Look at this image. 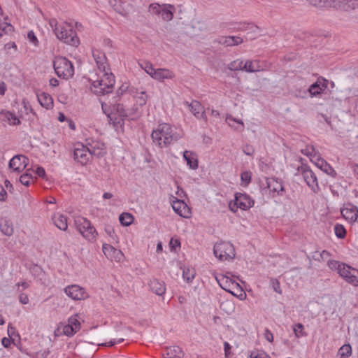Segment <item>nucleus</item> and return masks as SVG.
I'll list each match as a JSON object with an SVG mask.
<instances>
[{"label": "nucleus", "mask_w": 358, "mask_h": 358, "mask_svg": "<svg viewBox=\"0 0 358 358\" xmlns=\"http://www.w3.org/2000/svg\"><path fill=\"white\" fill-rule=\"evenodd\" d=\"M151 137L153 143L160 148L167 147L180 138V134L174 131L169 124H159L153 129Z\"/></svg>", "instance_id": "obj_1"}, {"label": "nucleus", "mask_w": 358, "mask_h": 358, "mask_svg": "<svg viewBox=\"0 0 358 358\" xmlns=\"http://www.w3.org/2000/svg\"><path fill=\"white\" fill-rule=\"evenodd\" d=\"M100 80H94L91 85L92 92L98 95H105L112 92L115 83V76L112 73L102 72Z\"/></svg>", "instance_id": "obj_2"}, {"label": "nucleus", "mask_w": 358, "mask_h": 358, "mask_svg": "<svg viewBox=\"0 0 358 358\" xmlns=\"http://www.w3.org/2000/svg\"><path fill=\"white\" fill-rule=\"evenodd\" d=\"M50 25L52 28L57 38L72 46H78L79 45V38L78 37L76 31L71 28L67 29L61 25H58L56 19L50 20Z\"/></svg>", "instance_id": "obj_3"}, {"label": "nucleus", "mask_w": 358, "mask_h": 358, "mask_svg": "<svg viewBox=\"0 0 358 358\" xmlns=\"http://www.w3.org/2000/svg\"><path fill=\"white\" fill-rule=\"evenodd\" d=\"M102 148L90 145V148L85 146L81 143H77L74 146L73 159L81 165H85L89 162L91 155L99 156L102 154Z\"/></svg>", "instance_id": "obj_4"}, {"label": "nucleus", "mask_w": 358, "mask_h": 358, "mask_svg": "<svg viewBox=\"0 0 358 358\" xmlns=\"http://www.w3.org/2000/svg\"><path fill=\"white\" fill-rule=\"evenodd\" d=\"M53 67L57 76L63 79H69L74 74V67L71 61L64 57H55Z\"/></svg>", "instance_id": "obj_5"}, {"label": "nucleus", "mask_w": 358, "mask_h": 358, "mask_svg": "<svg viewBox=\"0 0 358 358\" xmlns=\"http://www.w3.org/2000/svg\"><path fill=\"white\" fill-rule=\"evenodd\" d=\"M74 223L77 230L86 240L91 242L96 241L98 234L90 220L78 216L75 218Z\"/></svg>", "instance_id": "obj_6"}, {"label": "nucleus", "mask_w": 358, "mask_h": 358, "mask_svg": "<svg viewBox=\"0 0 358 358\" xmlns=\"http://www.w3.org/2000/svg\"><path fill=\"white\" fill-rule=\"evenodd\" d=\"M213 252L220 260H227L235 257L233 245L227 242L216 243L213 248Z\"/></svg>", "instance_id": "obj_7"}, {"label": "nucleus", "mask_w": 358, "mask_h": 358, "mask_svg": "<svg viewBox=\"0 0 358 358\" xmlns=\"http://www.w3.org/2000/svg\"><path fill=\"white\" fill-rule=\"evenodd\" d=\"M298 170L301 172L305 182L307 185L315 193H318L320 190L318 185L316 174L310 169L307 164H302Z\"/></svg>", "instance_id": "obj_8"}, {"label": "nucleus", "mask_w": 358, "mask_h": 358, "mask_svg": "<svg viewBox=\"0 0 358 358\" xmlns=\"http://www.w3.org/2000/svg\"><path fill=\"white\" fill-rule=\"evenodd\" d=\"M254 201L250 198V196L245 193H240L237 192L234 196V203L232 206L231 203H229V208L231 211L235 212L237 208H241V210H246L254 205Z\"/></svg>", "instance_id": "obj_9"}, {"label": "nucleus", "mask_w": 358, "mask_h": 358, "mask_svg": "<svg viewBox=\"0 0 358 358\" xmlns=\"http://www.w3.org/2000/svg\"><path fill=\"white\" fill-rule=\"evenodd\" d=\"M29 164V159L24 155H15L9 162L8 166L13 171L22 172Z\"/></svg>", "instance_id": "obj_10"}, {"label": "nucleus", "mask_w": 358, "mask_h": 358, "mask_svg": "<svg viewBox=\"0 0 358 358\" xmlns=\"http://www.w3.org/2000/svg\"><path fill=\"white\" fill-rule=\"evenodd\" d=\"M64 292L73 300H84L88 297L85 289L78 285L67 286L64 289Z\"/></svg>", "instance_id": "obj_11"}, {"label": "nucleus", "mask_w": 358, "mask_h": 358, "mask_svg": "<svg viewBox=\"0 0 358 358\" xmlns=\"http://www.w3.org/2000/svg\"><path fill=\"white\" fill-rule=\"evenodd\" d=\"M102 250L106 257L111 261L114 260L115 262H120L124 257V255L121 250H117L107 243L103 244Z\"/></svg>", "instance_id": "obj_12"}, {"label": "nucleus", "mask_w": 358, "mask_h": 358, "mask_svg": "<svg viewBox=\"0 0 358 358\" xmlns=\"http://www.w3.org/2000/svg\"><path fill=\"white\" fill-rule=\"evenodd\" d=\"M342 216L351 222H354L358 217V208L352 203H348L341 210Z\"/></svg>", "instance_id": "obj_13"}, {"label": "nucleus", "mask_w": 358, "mask_h": 358, "mask_svg": "<svg viewBox=\"0 0 358 358\" xmlns=\"http://www.w3.org/2000/svg\"><path fill=\"white\" fill-rule=\"evenodd\" d=\"M329 80L320 77L317 81L309 87L308 91L310 94L311 96H317L324 92L328 87Z\"/></svg>", "instance_id": "obj_14"}, {"label": "nucleus", "mask_w": 358, "mask_h": 358, "mask_svg": "<svg viewBox=\"0 0 358 358\" xmlns=\"http://www.w3.org/2000/svg\"><path fill=\"white\" fill-rule=\"evenodd\" d=\"M173 210L180 217L188 218L190 217L191 210L188 206L182 200L176 199L172 203Z\"/></svg>", "instance_id": "obj_15"}, {"label": "nucleus", "mask_w": 358, "mask_h": 358, "mask_svg": "<svg viewBox=\"0 0 358 358\" xmlns=\"http://www.w3.org/2000/svg\"><path fill=\"white\" fill-rule=\"evenodd\" d=\"M355 270L351 266L347 265L342 266V269H339V275L341 276L348 283L352 285L354 287L358 286V279L356 275L351 273L350 270Z\"/></svg>", "instance_id": "obj_16"}, {"label": "nucleus", "mask_w": 358, "mask_h": 358, "mask_svg": "<svg viewBox=\"0 0 358 358\" xmlns=\"http://www.w3.org/2000/svg\"><path fill=\"white\" fill-rule=\"evenodd\" d=\"M185 104L189 108L190 111L196 118L207 122V117L203 110V107L199 101L196 100H193L191 103L185 101Z\"/></svg>", "instance_id": "obj_17"}, {"label": "nucleus", "mask_w": 358, "mask_h": 358, "mask_svg": "<svg viewBox=\"0 0 358 358\" xmlns=\"http://www.w3.org/2000/svg\"><path fill=\"white\" fill-rule=\"evenodd\" d=\"M266 187L273 192H277L278 194L284 192V187L281 180L275 178H267L266 180Z\"/></svg>", "instance_id": "obj_18"}, {"label": "nucleus", "mask_w": 358, "mask_h": 358, "mask_svg": "<svg viewBox=\"0 0 358 358\" xmlns=\"http://www.w3.org/2000/svg\"><path fill=\"white\" fill-rule=\"evenodd\" d=\"M0 120L3 123L8 122L10 125H19L21 123L14 113L4 109L0 111Z\"/></svg>", "instance_id": "obj_19"}, {"label": "nucleus", "mask_w": 358, "mask_h": 358, "mask_svg": "<svg viewBox=\"0 0 358 358\" xmlns=\"http://www.w3.org/2000/svg\"><path fill=\"white\" fill-rule=\"evenodd\" d=\"M93 57L96 63L97 67L101 72H106V57L103 52L99 50L93 51Z\"/></svg>", "instance_id": "obj_20"}, {"label": "nucleus", "mask_w": 358, "mask_h": 358, "mask_svg": "<svg viewBox=\"0 0 358 358\" xmlns=\"http://www.w3.org/2000/svg\"><path fill=\"white\" fill-rule=\"evenodd\" d=\"M182 356L183 352L178 345L167 347L163 352V357L164 358H181Z\"/></svg>", "instance_id": "obj_21"}, {"label": "nucleus", "mask_w": 358, "mask_h": 358, "mask_svg": "<svg viewBox=\"0 0 358 358\" xmlns=\"http://www.w3.org/2000/svg\"><path fill=\"white\" fill-rule=\"evenodd\" d=\"M149 287L152 292L159 296H162L166 292L164 282L158 279H153L150 280Z\"/></svg>", "instance_id": "obj_22"}, {"label": "nucleus", "mask_w": 358, "mask_h": 358, "mask_svg": "<svg viewBox=\"0 0 358 358\" xmlns=\"http://www.w3.org/2000/svg\"><path fill=\"white\" fill-rule=\"evenodd\" d=\"M174 73L166 69H157L155 72H152V78L163 81L164 79H172L174 78Z\"/></svg>", "instance_id": "obj_23"}, {"label": "nucleus", "mask_w": 358, "mask_h": 358, "mask_svg": "<svg viewBox=\"0 0 358 358\" xmlns=\"http://www.w3.org/2000/svg\"><path fill=\"white\" fill-rule=\"evenodd\" d=\"M37 99L41 106L45 109L50 110L53 108V99L50 94L41 92L37 94Z\"/></svg>", "instance_id": "obj_24"}, {"label": "nucleus", "mask_w": 358, "mask_h": 358, "mask_svg": "<svg viewBox=\"0 0 358 358\" xmlns=\"http://www.w3.org/2000/svg\"><path fill=\"white\" fill-rule=\"evenodd\" d=\"M183 158L190 169H196L198 168L197 155L195 152L185 150L183 152Z\"/></svg>", "instance_id": "obj_25"}, {"label": "nucleus", "mask_w": 358, "mask_h": 358, "mask_svg": "<svg viewBox=\"0 0 358 358\" xmlns=\"http://www.w3.org/2000/svg\"><path fill=\"white\" fill-rule=\"evenodd\" d=\"M244 71L250 73L259 72L264 69L259 60H248L243 65Z\"/></svg>", "instance_id": "obj_26"}, {"label": "nucleus", "mask_w": 358, "mask_h": 358, "mask_svg": "<svg viewBox=\"0 0 358 358\" xmlns=\"http://www.w3.org/2000/svg\"><path fill=\"white\" fill-rule=\"evenodd\" d=\"M316 166L329 176L336 178L337 173L325 160L321 158L317 159Z\"/></svg>", "instance_id": "obj_27"}, {"label": "nucleus", "mask_w": 358, "mask_h": 358, "mask_svg": "<svg viewBox=\"0 0 358 358\" xmlns=\"http://www.w3.org/2000/svg\"><path fill=\"white\" fill-rule=\"evenodd\" d=\"M54 224L60 230L66 231L68 229L67 217L62 214H55L52 216Z\"/></svg>", "instance_id": "obj_28"}, {"label": "nucleus", "mask_w": 358, "mask_h": 358, "mask_svg": "<svg viewBox=\"0 0 358 358\" xmlns=\"http://www.w3.org/2000/svg\"><path fill=\"white\" fill-rule=\"evenodd\" d=\"M162 8L160 15L164 21H171L173 18V13L176 10L175 6L171 4H164Z\"/></svg>", "instance_id": "obj_29"}, {"label": "nucleus", "mask_w": 358, "mask_h": 358, "mask_svg": "<svg viewBox=\"0 0 358 358\" xmlns=\"http://www.w3.org/2000/svg\"><path fill=\"white\" fill-rule=\"evenodd\" d=\"M0 230L6 236H10L14 231L13 223L6 218L0 220Z\"/></svg>", "instance_id": "obj_30"}, {"label": "nucleus", "mask_w": 358, "mask_h": 358, "mask_svg": "<svg viewBox=\"0 0 358 358\" xmlns=\"http://www.w3.org/2000/svg\"><path fill=\"white\" fill-rule=\"evenodd\" d=\"M117 100H115L110 102L111 105V113H114L120 117H128V114L124 108V106L121 103H117Z\"/></svg>", "instance_id": "obj_31"}, {"label": "nucleus", "mask_w": 358, "mask_h": 358, "mask_svg": "<svg viewBox=\"0 0 358 358\" xmlns=\"http://www.w3.org/2000/svg\"><path fill=\"white\" fill-rule=\"evenodd\" d=\"M107 117L110 124H112L115 127H120L124 124V120L125 117H120L114 113H108Z\"/></svg>", "instance_id": "obj_32"}, {"label": "nucleus", "mask_w": 358, "mask_h": 358, "mask_svg": "<svg viewBox=\"0 0 358 358\" xmlns=\"http://www.w3.org/2000/svg\"><path fill=\"white\" fill-rule=\"evenodd\" d=\"M215 279L222 289L227 292H230V282L232 279L231 278L221 274L216 276Z\"/></svg>", "instance_id": "obj_33"}, {"label": "nucleus", "mask_w": 358, "mask_h": 358, "mask_svg": "<svg viewBox=\"0 0 358 358\" xmlns=\"http://www.w3.org/2000/svg\"><path fill=\"white\" fill-rule=\"evenodd\" d=\"M229 292L234 296H240V299H242L241 296L243 295L246 296L241 285L233 279H231L230 282V292Z\"/></svg>", "instance_id": "obj_34"}, {"label": "nucleus", "mask_w": 358, "mask_h": 358, "mask_svg": "<svg viewBox=\"0 0 358 358\" xmlns=\"http://www.w3.org/2000/svg\"><path fill=\"white\" fill-rule=\"evenodd\" d=\"M196 271L194 268L184 267L182 270V278L187 282H192L194 278Z\"/></svg>", "instance_id": "obj_35"}, {"label": "nucleus", "mask_w": 358, "mask_h": 358, "mask_svg": "<svg viewBox=\"0 0 358 358\" xmlns=\"http://www.w3.org/2000/svg\"><path fill=\"white\" fill-rule=\"evenodd\" d=\"M340 358H349L352 355V347L350 344H344L338 352Z\"/></svg>", "instance_id": "obj_36"}, {"label": "nucleus", "mask_w": 358, "mask_h": 358, "mask_svg": "<svg viewBox=\"0 0 358 358\" xmlns=\"http://www.w3.org/2000/svg\"><path fill=\"white\" fill-rule=\"evenodd\" d=\"M120 222L123 226H129L134 221L133 215L129 213H122L119 217Z\"/></svg>", "instance_id": "obj_37"}, {"label": "nucleus", "mask_w": 358, "mask_h": 358, "mask_svg": "<svg viewBox=\"0 0 358 358\" xmlns=\"http://www.w3.org/2000/svg\"><path fill=\"white\" fill-rule=\"evenodd\" d=\"M342 8L343 10L350 11L358 8V0H343Z\"/></svg>", "instance_id": "obj_38"}, {"label": "nucleus", "mask_w": 358, "mask_h": 358, "mask_svg": "<svg viewBox=\"0 0 358 358\" xmlns=\"http://www.w3.org/2000/svg\"><path fill=\"white\" fill-rule=\"evenodd\" d=\"M304 327L301 323H298L293 327V331L296 338L307 336V333L303 331Z\"/></svg>", "instance_id": "obj_39"}, {"label": "nucleus", "mask_w": 358, "mask_h": 358, "mask_svg": "<svg viewBox=\"0 0 358 358\" xmlns=\"http://www.w3.org/2000/svg\"><path fill=\"white\" fill-rule=\"evenodd\" d=\"M243 62L242 60L236 59L232 61L228 64V69L231 71H244L243 69Z\"/></svg>", "instance_id": "obj_40"}, {"label": "nucleus", "mask_w": 358, "mask_h": 358, "mask_svg": "<svg viewBox=\"0 0 358 358\" xmlns=\"http://www.w3.org/2000/svg\"><path fill=\"white\" fill-rule=\"evenodd\" d=\"M334 232L338 238H344L346 236V229L343 224H336L334 226Z\"/></svg>", "instance_id": "obj_41"}, {"label": "nucleus", "mask_w": 358, "mask_h": 358, "mask_svg": "<svg viewBox=\"0 0 358 358\" xmlns=\"http://www.w3.org/2000/svg\"><path fill=\"white\" fill-rule=\"evenodd\" d=\"M14 30L13 27L7 22H0V36H2L4 34H8Z\"/></svg>", "instance_id": "obj_42"}, {"label": "nucleus", "mask_w": 358, "mask_h": 358, "mask_svg": "<svg viewBox=\"0 0 358 358\" xmlns=\"http://www.w3.org/2000/svg\"><path fill=\"white\" fill-rule=\"evenodd\" d=\"M325 7L334 8L336 9H341L343 5V0H324Z\"/></svg>", "instance_id": "obj_43"}, {"label": "nucleus", "mask_w": 358, "mask_h": 358, "mask_svg": "<svg viewBox=\"0 0 358 358\" xmlns=\"http://www.w3.org/2000/svg\"><path fill=\"white\" fill-rule=\"evenodd\" d=\"M29 171V169H27V172L21 175L19 179L20 182L25 186H29L30 184V180L33 179L32 175Z\"/></svg>", "instance_id": "obj_44"}, {"label": "nucleus", "mask_w": 358, "mask_h": 358, "mask_svg": "<svg viewBox=\"0 0 358 358\" xmlns=\"http://www.w3.org/2000/svg\"><path fill=\"white\" fill-rule=\"evenodd\" d=\"M252 173L250 171H244L241 174V185L248 186L251 181Z\"/></svg>", "instance_id": "obj_45"}, {"label": "nucleus", "mask_w": 358, "mask_h": 358, "mask_svg": "<svg viewBox=\"0 0 358 358\" xmlns=\"http://www.w3.org/2000/svg\"><path fill=\"white\" fill-rule=\"evenodd\" d=\"M243 43V39L239 36H227V46L238 45Z\"/></svg>", "instance_id": "obj_46"}, {"label": "nucleus", "mask_w": 358, "mask_h": 358, "mask_svg": "<svg viewBox=\"0 0 358 358\" xmlns=\"http://www.w3.org/2000/svg\"><path fill=\"white\" fill-rule=\"evenodd\" d=\"M162 8V6L159 3H151L149 6L148 11L152 15H160Z\"/></svg>", "instance_id": "obj_47"}, {"label": "nucleus", "mask_w": 358, "mask_h": 358, "mask_svg": "<svg viewBox=\"0 0 358 358\" xmlns=\"http://www.w3.org/2000/svg\"><path fill=\"white\" fill-rule=\"evenodd\" d=\"M345 264L344 263H341L340 262L338 261H336V260H329L328 262H327V265L331 269V270H336L338 271V273H339V269L341 268L342 269V266L343 265H345Z\"/></svg>", "instance_id": "obj_48"}, {"label": "nucleus", "mask_w": 358, "mask_h": 358, "mask_svg": "<svg viewBox=\"0 0 358 358\" xmlns=\"http://www.w3.org/2000/svg\"><path fill=\"white\" fill-rule=\"evenodd\" d=\"M140 65L152 77V72H155L156 70L153 68L152 64L149 62L144 61Z\"/></svg>", "instance_id": "obj_49"}, {"label": "nucleus", "mask_w": 358, "mask_h": 358, "mask_svg": "<svg viewBox=\"0 0 358 358\" xmlns=\"http://www.w3.org/2000/svg\"><path fill=\"white\" fill-rule=\"evenodd\" d=\"M77 317H78V315H75L69 317L68 320V324L69 325H71V327H73L74 328V329L78 331L80 328V323L78 321Z\"/></svg>", "instance_id": "obj_50"}, {"label": "nucleus", "mask_w": 358, "mask_h": 358, "mask_svg": "<svg viewBox=\"0 0 358 358\" xmlns=\"http://www.w3.org/2000/svg\"><path fill=\"white\" fill-rule=\"evenodd\" d=\"M77 331V330L74 329V328L69 325V324L65 325L63 328V333L68 336H73Z\"/></svg>", "instance_id": "obj_51"}, {"label": "nucleus", "mask_w": 358, "mask_h": 358, "mask_svg": "<svg viewBox=\"0 0 358 358\" xmlns=\"http://www.w3.org/2000/svg\"><path fill=\"white\" fill-rule=\"evenodd\" d=\"M243 152L248 156H252L255 152V148L252 145L246 144L243 147Z\"/></svg>", "instance_id": "obj_52"}, {"label": "nucleus", "mask_w": 358, "mask_h": 358, "mask_svg": "<svg viewBox=\"0 0 358 358\" xmlns=\"http://www.w3.org/2000/svg\"><path fill=\"white\" fill-rule=\"evenodd\" d=\"M271 282L273 290L278 294H281L282 291L279 281L277 279L272 278Z\"/></svg>", "instance_id": "obj_53"}, {"label": "nucleus", "mask_w": 358, "mask_h": 358, "mask_svg": "<svg viewBox=\"0 0 358 358\" xmlns=\"http://www.w3.org/2000/svg\"><path fill=\"white\" fill-rule=\"evenodd\" d=\"M307 1L310 4L316 7L323 8L325 7V1L324 0H307Z\"/></svg>", "instance_id": "obj_54"}, {"label": "nucleus", "mask_w": 358, "mask_h": 358, "mask_svg": "<svg viewBox=\"0 0 358 358\" xmlns=\"http://www.w3.org/2000/svg\"><path fill=\"white\" fill-rule=\"evenodd\" d=\"M27 38L31 43H32L34 45H37L38 43V41L33 31H29L27 34Z\"/></svg>", "instance_id": "obj_55"}, {"label": "nucleus", "mask_w": 358, "mask_h": 358, "mask_svg": "<svg viewBox=\"0 0 358 358\" xmlns=\"http://www.w3.org/2000/svg\"><path fill=\"white\" fill-rule=\"evenodd\" d=\"M264 337L269 343H272L273 341V335L272 332L267 328L264 330Z\"/></svg>", "instance_id": "obj_56"}, {"label": "nucleus", "mask_w": 358, "mask_h": 358, "mask_svg": "<svg viewBox=\"0 0 358 358\" xmlns=\"http://www.w3.org/2000/svg\"><path fill=\"white\" fill-rule=\"evenodd\" d=\"M227 121L228 122L229 124L231 127H233V125L231 124V122H237L238 124H239L241 129H243L244 127L243 122L242 120H236L231 115L227 117Z\"/></svg>", "instance_id": "obj_57"}, {"label": "nucleus", "mask_w": 358, "mask_h": 358, "mask_svg": "<svg viewBox=\"0 0 358 358\" xmlns=\"http://www.w3.org/2000/svg\"><path fill=\"white\" fill-rule=\"evenodd\" d=\"M19 301L22 304H27L29 303V297L27 294L24 293H20L18 296Z\"/></svg>", "instance_id": "obj_58"}, {"label": "nucleus", "mask_w": 358, "mask_h": 358, "mask_svg": "<svg viewBox=\"0 0 358 358\" xmlns=\"http://www.w3.org/2000/svg\"><path fill=\"white\" fill-rule=\"evenodd\" d=\"M36 173L38 176H39L41 178H46V173L43 167L42 166H38L36 170Z\"/></svg>", "instance_id": "obj_59"}, {"label": "nucleus", "mask_w": 358, "mask_h": 358, "mask_svg": "<svg viewBox=\"0 0 358 358\" xmlns=\"http://www.w3.org/2000/svg\"><path fill=\"white\" fill-rule=\"evenodd\" d=\"M127 88H128V86L122 85L119 87V89L117 90L116 96L115 97V99L120 97V96H122L123 94V93L127 91Z\"/></svg>", "instance_id": "obj_60"}, {"label": "nucleus", "mask_w": 358, "mask_h": 358, "mask_svg": "<svg viewBox=\"0 0 358 358\" xmlns=\"http://www.w3.org/2000/svg\"><path fill=\"white\" fill-rule=\"evenodd\" d=\"M320 257H315V260L317 261H321L324 259H326L329 256H330V254L327 250H322L320 254H317Z\"/></svg>", "instance_id": "obj_61"}, {"label": "nucleus", "mask_w": 358, "mask_h": 358, "mask_svg": "<svg viewBox=\"0 0 358 358\" xmlns=\"http://www.w3.org/2000/svg\"><path fill=\"white\" fill-rule=\"evenodd\" d=\"M7 198V192L3 187L0 185V201H4Z\"/></svg>", "instance_id": "obj_62"}, {"label": "nucleus", "mask_w": 358, "mask_h": 358, "mask_svg": "<svg viewBox=\"0 0 358 358\" xmlns=\"http://www.w3.org/2000/svg\"><path fill=\"white\" fill-rule=\"evenodd\" d=\"M231 345L229 343L224 342V354L226 357H229L230 356V350H231Z\"/></svg>", "instance_id": "obj_63"}, {"label": "nucleus", "mask_w": 358, "mask_h": 358, "mask_svg": "<svg viewBox=\"0 0 358 358\" xmlns=\"http://www.w3.org/2000/svg\"><path fill=\"white\" fill-rule=\"evenodd\" d=\"M170 245L172 248H176V247H180V241L178 239L171 238L170 241Z\"/></svg>", "instance_id": "obj_64"}]
</instances>
